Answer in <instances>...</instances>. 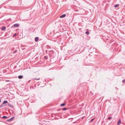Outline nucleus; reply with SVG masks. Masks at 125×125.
<instances>
[{
    "label": "nucleus",
    "mask_w": 125,
    "mask_h": 125,
    "mask_svg": "<svg viewBox=\"0 0 125 125\" xmlns=\"http://www.w3.org/2000/svg\"><path fill=\"white\" fill-rule=\"evenodd\" d=\"M90 53H91L93 52H96V49L93 47H91L89 49V51Z\"/></svg>",
    "instance_id": "f257e3e1"
},
{
    "label": "nucleus",
    "mask_w": 125,
    "mask_h": 125,
    "mask_svg": "<svg viewBox=\"0 0 125 125\" xmlns=\"http://www.w3.org/2000/svg\"><path fill=\"white\" fill-rule=\"evenodd\" d=\"M14 117H13L11 118L10 119H8L6 121L8 122H10L12 120H13L14 119Z\"/></svg>",
    "instance_id": "f03ea898"
},
{
    "label": "nucleus",
    "mask_w": 125,
    "mask_h": 125,
    "mask_svg": "<svg viewBox=\"0 0 125 125\" xmlns=\"http://www.w3.org/2000/svg\"><path fill=\"white\" fill-rule=\"evenodd\" d=\"M19 26V25L18 23H16L13 25V26L15 27H18Z\"/></svg>",
    "instance_id": "7ed1b4c3"
},
{
    "label": "nucleus",
    "mask_w": 125,
    "mask_h": 125,
    "mask_svg": "<svg viewBox=\"0 0 125 125\" xmlns=\"http://www.w3.org/2000/svg\"><path fill=\"white\" fill-rule=\"evenodd\" d=\"M121 123V120L120 119H119L118 122L117 123V125H119Z\"/></svg>",
    "instance_id": "20e7f679"
},
{
    "label": "nucleus",
    "mask_w": 125,
    "mask_h": 125,
    "mask_svg": "<svg viewBox=\"0 0 125 125\" xmlns=\"http://www.w3.org/2000/svg\"><path fill=\"white\" fill-rule=\"evenodd\" d=\"M66 15L65 14H63L60 16V18H63L65 17Z\"/></svg>",
    "instance_id": "39448f33"
},
{
    "label": "nucleus",
    "mask_w": 125,
    "mask_h": 125,
    "mask_svg": "<svg viewBox=\"0 0 125 125\" xmlns=\"http://www.w3.org/2000/svg\"><path fill=\"white\" fill-rule=\"evenodd\" d=\"M23 76L22 75H19L18 76V78L19 79H22L23 78Z\"/></svg>",
    "instance_id": "423d86ee"
},
{
    "label": "nucleus",
    "mask_w": 125,
    "mask_h": 125,
    "mask_svg": "<svg viewBox=\"0 0 125 125\" xmlns=\"http://www.w3.org/2000/svg\"><path fill=\"white\" fill-rule=\"evenodd\" d=\"M38 39L39 38L38 37H36L35 39V41L36 42H37V41H38Z\"/></svg>",
    "instance_id": "0eeeda50"
},
{
    "label": "nucleus",
    "mask_w": 125,
    "mask_h": 125,
    "mask_svg": "<svg viewBox=\"0 0 125 125\" xmlns=\"http://www.w3.org/2000/svg\"><path fill=\"white\" fill-rule=\"evenodd\" d=\"M6 29V27H5V26H4V27H3L2 28H1V30H2V31H3V30H5Z\"/></svg>",
    "instance_id": "6e6552de"
},
{
    "label": "nucleus",
    "mask_w": 125,
    "mask_h": 125,
    "mask_svg": "<svg viewBox=\"0 0 125 125\" xmlns=\"http://www.w3.org/2000/svg\"><path fill=\"white\" fill-rule=\"evenodd\" d=\"M8 103L7 101L6 100H5L4 101L3 103V104H5L7 103Z\"/></svg>",
    "instance_id": "1a4fd4ad"
},
{
    "label": "nucleus",
    "mask_w": 125,
    "mask_h": 125,
    "mask_svg": "<svg viewBox=\"0 0 125 125\" xmlns=\"http://www.w3.org/2000/svg\"><path fill=\"white\" fill-rule=\"evenodd\" d=\"M8 117L6 116H3L2 117V118L3 119L7 118Z\"/></svg>",
    "instance_id": "9d476101"
},
{
    "label": "nucleus",
    "mask_w": 125,
    "mask_h": 125,
    "mask_svg": "<svg viewBox=\"0 0 125 125\" xmlns=\"http://www.w3.org/2000/svg\"><path fill=\"white\" fill-rule=\"evenodd\" d=\"M85 33L87 35H88L89 34L90 32L88 31H87Z\"/></svg>",
    "instance_id": "9b49d317"
},
{
    "label": "nucleus",
    "mask_w": 125,
    "mask_h": 125,
    "mask_svg": "<svg viewBox=\"0 0 125 125\" xmlns=\"http://www.w3.org/2000/svg\"><path fill=\"white\" fill-rule=\"evenodd\" d=\"M65 105V104L64 103H63L60 105V106H64Z\"/></svg>",
    "instance_id": "f8f14e48"
},
{
    "label": "nucleus",
    "mask_w": 125,
    "mask_h": 125,
    "mask_svg": "<svg viewBox=\"0 0 125 125\" xmlns=\"http://www.w3.org/2000/svg\"><path fill=\"white\" fill-rule=\"evenodd\" d=\"M119 6V5L118 4H116V5H115L114 7H115V8H116V7H117Z\"/></svg>",
    "instance_id": "ddd939ff"
},
{
    "label": "nucleus",
    "mask_w": 125,
    "mask_h": 125,
    "mask_svg": "<svg viewBox=\"0 0 125 125\" xmlns=\"http://www.w3.org/2000/svg\"><path fill=\"white\" fill-rule=\"evenodd\" d=\"M8 105L9 106H10V107H13V106L11 104H9L8 103Z\"/></svg>",
    "instance_id": "4468645a"
},
{
    "label": "nucleus",
    "mask_w": 125,
    "mask_h": 125,
    "mask_svg": "<svg viewBox=\"0 0 125 125\" xmlns=\"http://www.w3.org/2000/svg\"><path fill=\"white\" fill-rule=\"evenodd\" d=\"M44 57V59H47L48 58V57L47 56H45Z\"/></svg>",
    "instance_id": "2eb2a0df"
},
{
    "label": "nucleus",
    "mask_w": 125,
    "mask_h": 125,
    "mask_svg": "<svg viewBox=\"0 0 125 125\" xmlns=\"http://www.w3.org/2000/svg\"><path fill=\"white\" fill-rule=\"evenodd\" d=\"M40 79V78H38V79H36V78H34V79H33V80H39Z\"/></svg>",
    "instance_id": "dca6fc26"
},
{
    "label": "nucleus",
    "mask_w": 125,
    "mask_h": 125,
    "mask_svg": "<svg viewBox=\"0 0 125 125\" xmlns=\"http://www.w3.org/2000/svg\"><path fill=\"white\" fill-rule=\"evenodd\" d=\"M17 35V34L16 33L14 34L13 35V36L15 37Z\"/></svg>",
    "instance_id": "f3484780"
},
{
    "label": "nucleus",
    "mask_w": 125,
    "mask_h": 125,
    "mask_svg": "<svg viewBox=\"0 0 125 125\" xmlns=\"http://www.w3.org/2000/svg\"><path fill=\"white\" fill-rule=\"evenodd\" d=\"M112 118V117H110L108 118V120L111 119Z\"/></svg>",
    "instance_id": "a211bd4d"
},
{
    "label": "nucleus",
    "mask_w": 125,
    "mask_h": 125,
    "mask_svg": "<svg viewBox=\"0 0 125 125\" xmlns=\"http://www.w3.org/2000/svg\"><path fill=\"white\" fill-rule=\"evenodd\" d=\"M67 108H63V110H67Z\"/></svg>",
    "instance_id": "6ab92c4d"
},
{
    "label": "nucleus",
    "mask_w": 125,
    "mask_h": 125,
    "mask_svg": "<svg viewBox=\"0 0 125 125\" xmlns=\"http://www.w3.org/2000/svg\"><path fill=\"white\" fill-rule=\"evenodd\" d=\"M122 83H125V80H124L122 81Z\"/></svg>",
    "instance_id": "aec40b11"
},
{
    "label": "nucleus",
    "mask_w": 125,
    "mask_h": 125,
    "mask_svg": "<svg viewBox=\"0 0 125 125\" xmlns=\"http://www.w3.org/2000/svg\"><path fill=\"white\" fill-rule=\"evenodd\" d=\"M17 51L16 50H15L13 52V53H15L16 52H17Z\"/></svg>",
    "instance_id": "412c9836"
},
{
    "label": "nucleus",
    "mask_w": 125,
    "mask_h": 125,
    "mask_svg": "<svg viewBox=\"0 0 125 125\" xmlns=\"http://www.w3.org/2000/svg\"><path fill=\"white\" fill-rule=\"evenodd\" d=\"M4 105H3V104H2V105H1L0 106V108H1L2 107H3V106Z\"/></svg>",
    "instance_id": "4be33fe9"
},
{
    "label": "nucleus",
    "mask_w": 125,
    "mask_h": 125,
    "mask_svg": "<svg viewBox=\"0 0 125 125\" xmlns=\"http://www.w3.org/2000/svg\"><path fill=\"white\" fill-rule=\"evenodd\" d=\"M94 120V118H93V119H91V120L90 121L91 122H92V121H93Z\"/></svg>",
    "instance_id": "5701e85b"
},
{
    "label": "nucleus",
    "mask_w": 125,
    "mask_h": 125,
    "mask_svg": "<svg viewBox=\"0 0 125 125\" xmlns=\"http://www.w3.org/2000/svg\"><path fill=\"white\" fill-rule=\"evenodd\" d=\"M6 81L7 82H9L10 81L9 80H6Z\"/></svg>",
    "instance_id": "b1692460"
},
{
    "label": "nucleus",
    "mask_w": 125,
    "mask_h": 125,
    "mask_svg": "<svg viewBox=\"0 0 125 125\" xmlns=\"http://www.w3.org/2000/svg\"><path fill=\"white\" fill-rule=\"evenodd\" d=\"M16 67H17V66H15V67H14V68H16Z\"/></svg>",
    "instance_id": "393cba45"
},
{
    "label": "nucleus",
    "mask_w": 125,
    "mask_h": 125,
    "mask_svg": "<svg viewBox=\"0 0 125 125\" xmlns=\"http://www.w3.org/2000/svg\"><path fill=\"white\" fill-rule=\"evenodd\" d=\"M1 99H0V102H1Z\"/></svg>",
    "instance_id": "a878e982"
},
{
    "label": "nucleus",
    "mask_w": 125,
    "mask_h": 125,
    "mask_svg": "<svg viewBox=\"0 0 125 125\" xmlns=\"http://www.w3.org/2000/svg\"><path fill=\"white\" fill-rule=\"evenodd\" d=\"M55 118V119H58V118Z\"/></svg>",
    "instance_id": "bb28decb"
}]
</instances>
